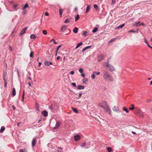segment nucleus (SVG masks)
I'll return each mask as SVG.
<instances>
[{
	"instance_id": "obj_1",
	"label": "nucleus",
	"mask_w": 152,
	"mask_h": 152,
	"mask_svg": "<svg viewBox=\"0 0 152 152\" xmlns=\"http://www.w3.org/2000/svg\"><path fill=\"white\" fill-rule=\"evenodd\" d=\"M103 77L105 80L110 82L113 81V78L108 70L105 69L103 71Z\"/></svg>"
},
{
	"instance_id": "obj_2",
	"label": "nucleus",
	"mask_w": 152,
	"mask_h": 152,
	"mask_svg": "<svg viewBox=\"0 0 152 152\" xmlns=\"http://www.w3.org/2000/svg\"><path fill=\"white\" fill-rule=\"evenodd\" d=\"M103 103L106 105V106L104 107V109L105 110L106 112L108 113V114L110 115H111V111L109 107H108L107 103L106 102L104 101L103 102Z\"/></svg>"
},
{
	"instance_id": "obj_3",
	"label": "nucleus",
	"mask_w": 152,
	"mask_h": 152,
	"mask_svg": "<svg viewBox=\"0 0 152 152\" xmlns=\"http://www.w3.org/2000/svg\"><path fill=\"white\" fill-rule=\"evenodd\" d=\"M103 65L104 66L109 67V70L111 72L115 70L114 67L112 65L108 63V62H104L103 64Z\"/></svg>"
},
{
	"instance_id": "obj_4",
	"label": "nucleus",
	"mask_w": 152,
	"mask_h": 152,
	"mask_svg": "<svg viewBox=\"0 0 152 152\" xmlns=\"http://www.w3.org/2000/svg\"><path fill=\"white\" fill-rule=\"evenodd\" d=\"M113 111L116 113H120L121 111L119 109V107H118L114 106L113 108Z\"/></svg>"
},
{
	"instance_id": "obj_5",
	"label": "nucleus",
	"mask_w": 152,
	"mask_h": 152,
	"mask_svg": "<svg viewBox=\"0 0 152 152\" xmlns=\"http://www.w3.org/2000/svg\"><path fill=\"white\" fill-rule=\"evenodd\" d=\"M28 28L27 27H26V28H23L22 30L21 31L19 35L20 36H23L24 33H25L26 31L27 30Z\"/></svg>"
},
{
	"instance_id": "obj_6",
	"label": "nucleus",
	"mask_w": 152,
	"mask_h": 152,
	"mask_svg": "<svg viewBox=\"0 0 152 152\" xmlns=\"http://www.w3.org/2000/svg\"><path fill=\"white\" fill-rule=\"evenodd\" d=\"M104 58V55L103 54L99 55L98 56V61H100Z\"/></svg>"
},
{
	"instance_id": "obj_7",
	"label": "nucleus",
	"mask_w": 152,
	"mask_h": 152,
	"mask_svg": "<svg viewBox=\"0 0 152 152\" xmlns=\"http://www.w3.org/2000/svg\"><path fill=\"white\" fill-rule=\"evenodd\" d=\"M137 115L139 116L142 117V114L141 111L140 109L139 108H137Z\"/></svg>"
},
{
	"instance_id": "obj_8",
	"label": "nucleus",
	"mask_w": 152,
	"mask_h": 152,
	"mask_svg": "<svg viewBox=\"0 0 152 152\" xmlns=\"http://www.w3.org/2000/svg\"><path fill=\"white\" fill-rule=\"evenodd\" d=\"M75 140V141L79 140L81 138L80 136L78 134L75 135L74 137Z\"/></svg>"
},
{
	"instance_id": "obj_9",
	"label": "nucleus",
	"mask_w": 152,
	"mask_h": 152,
	"mask_svg": "<svg viewBox=\"0 0 152 152\" xmlns=\"http://www.w3.org/2000/svg\"><path fill=\"white\" fill-rule=\"evenodd\" d=\"M67 27V26L66 25H64L61 27V31L62 32H64L66 30V29Z\"/></svg>"
},
{
	"instance_id": "obj_10",
	"label": "nucleus",
	"mask_w": 152,
	"mask_h": 152,
	"mask_svg": "<svg viewBox=\"0 0 152 152\" xmlns=\"http://www.w3.org/2000/svg\"><path fill=\"white\" fill-rule=\"evenodd\" d=\"M60 123L59 122H57L55 126L53 128L54 129H58L59 126L60 125Z\"/></svg>"
},
{
	"instance_id": "obj_11",
	"label": "nucleus",
	"mask_w": 152,
	"mask_h": 152,
	"mask_svg": "<svg viewBox=\"0 0 152 152\" xmlns=\"http://www.w3.org/2000/svg\"><path fill=\"white\" fill-rule=\"evenodd\" d=\"M36 143V140L34 138L33 139L32 141V146L33 147L35 146Z\"/></svg>"
},
{
	"instance_id": "obj_12",
	"label": "nucleus",
	"mask_w": 152,
	"mask_h": 152,
	"mask_svg": "<svg viewBox=\"0 0 152 152\" xmlns=\"http://www.w3.org/2000/svg\"><path fill=\"white\" fill-rule=\"evenodd\" d=\"M141 25H142V23H140V21L137 22L135 23V24L133 25L134 26H139Z\"/></svg>"
},
{
	"instance_id": "obj_13",
	"label": "nucleus",
	"mask_w": 152,
	"mask_h": 152,
	"mask_svg": "<svg viewBox=\"0 0 152 152\" xmlns=\"http://www.w3.org/2000/svg\"><path fill=\"white\" fill-rule=\"evenodd\" d=\"M42 114L44 117H46L48 115V113L45 110H44L42 112Z\"/></svg>"
},
{
	"instance_id": "obj_14",
	"label": "nucleus",
	"mask_w": 152,
	"mask_h": 152,
	"mask_svg": "<svg viewBox=\"0 0 152 152\" xmlns=\"http://www.w3.org/2000/svg\"><path fill=\"white\" fill-rule=\"evenodd\" d=\"M84 86L79 85L77 87V89L79 90L83 89L84 88Z\"/></svg>"
},
{
	"instance_id": "obj_15",
	"label": "nucleus",
	"mask_w": 152,
	"mask_h": 152,
	"mask_svg": "<svg viewBox=\"0 0 152 152\" xmlns=\"http://www.w3.org/2000/svg\"><path fill=\"white\" fill-rule=\"evenodd\" d=\"M91 47V46H88L87 47H86L84 48L82 50V52L84 51L85 50H86L87 49H89Z\"/></svg>"
},
{
	"instance_id": "obj_16",
	"label": "nucleus",
	"mask_w": 152,
	"mask_h": 152,
	"mask_svg": "<svg viewBox=\"0 0 152 152\" xmlns=\"http://www.w3.org/2000/svg\"><path fill=\"white\" fill-rule=\"evenodd\" d=\"M125 26V24H122L116 28L117 29L122 28Z\"/></svg>"
},
{
	"instance_id": "obj_17",
	"label": "nucleus",
	"mask_w": 152,
	"mask_h": 152,
	"mask_svg": "<svg viewBox=\"0 0 152 152\" xmlns=\"http://www.w3.org/2000/svg\"><path fill=\"white\" fill-rule=\"evenodd\" d=\"M78 30V28L77 27H75L73 30V32L75 34H76L77 33Z\"/></svg>"
},
{
	"instance_id": "obj_18",
	"label": "nucleus",
	"mask_w": 152,
	"mask_h": 152,
	"mask_svg": "<svg viewBox=\"0 0 152 152\" xmlns=\"http://www.w3.org/2000/svg\"><path fill=\"white\" fill-rule=\"evenodd\" d=\"M5 127L4 126H2L1 127V129H0V133H2L5 129Z\"/></svg>"
},
{
	"instance_id": "obj_19",
	"label": "nucleus",
	"mask_w": 152,
	"mask_h": 152,
	"mask_svg": "<svg viewBox=\"0 0 152 152\" xmlns=\"http://www.w3.org/2000/svg\"><path fill=\"white\" fill-rule=\"evenodd\" d=\"M16 94V91L15 89L13 88L12 89V95L13 96H15Z\"/></svg>"
},
{
	"instance_id": "obj_20",
	"label": "nucleus",
	"mask_w": 152,
	"mask_h": 152,
	"mask_svg": "<svg viewBox=\"0 0 152 152\" xmlns=\"http://www.w3.org/2000/svg\"><path fill=\"white\" fill-rule=\"evenodd\" d=\"M30 38L31 39H35L37 37V36L34 34H32L30 35Z\"/></svg>"
},
{
	"instance_id": "obj_21",
	"label": "nucleus",
	"mask_w": 152,
	"mask_h": 152,
	"mask_svg": "<svg viewBox=\"0 0 152 152\" xmlns=\"http://www.w3.org/2000/svg\"><path fill=\"white\" fill-rule=\"evenodd\" d=\"M19 152H27V149L24 148L23 149H21L20 150Z\"/></svg>"
},
{
	"instance_id": "obj_22",
	"label": "nucleus",
	"mask_w": 152,
	"mask_h": 152,
	"mask_svg": "<svg viewBox=\"0 0 152 152\" xmlns=\"http://www.w3.org/2000/svg\"><path fill=\"white\" fill-rule=\"evenodd\" d=\"M90 6L88 5L87 6V7L86 9V13H87L90 10Z\"/></svg>"
},
{
	"instance_id": "obj_23",
	"label": "nucleus",
	"mask_w": 152,
	"mask_h": 152,
	"mask_svg": "<svg viewBox=\"0 0 152 152\" xmlns=\"http://www.w3.org/2000/svg\"><path fill=\"white\" fill-rule=\"evenodd\" d=\"M63 10L61 8H60L59 9V14L61 17V16L62 13L63 12Z\"/></svg>"
},
{
	"instance_id": "obj_24",
	"label": "nucleus",
	"mask_w": 152,
	"mask_h": 152,
	"mask_svg": "<svg viewBox=\"0 0 152 152\" xmlns=\"http://www.w3.org/2000/svg\"><path fill=\"white\" fill-rule=\"evenodd\" d=\"M102 104H104L103 103V102H102V103H99L98 104V105L99 106V107H102V108H104V107L105 106H103V105H102Z\"/></svg>"
},
{
	"instance_id": "obj_25",
	"label": "nucleus",
	"mask_w": 152,
	"mask_h": 152,
	"mask_svg": "<svg viewBox=\"0 0 152 152\" xmlns=\"http://www.w3.org/2000/svg\"><path fill=\"white\" fill-rule=\"evenodd\" d=\"M98 29V28L97 27H95L94 29L92 31V32L93 33H95L97 31V30Z\"/></svg>"
},
{
	"instance_id": "obj_26",
	"label": "nucleus",
	"mask_w": 152,
	"mask_h": 152,
	"mask_svg": "<svg viewBox=\"0 0 152 152\" xmlns=\"http://www.w3.org/2000/svg\"><path fill=\"white\" fill-rule=\"evenodd\" d=\"M72 109L73 110V111L74 112H75L76 113H78V111L77 110V109L74 108L73 107H72Z\"/></svg>"
},
{
	"instance_id": "obj_27",
	"label": "nucleus",
	"mask_w": 152,
	"mask_h": 152,
	"mask_svg": "<svg viewBox=\"0 0 152 152\" xmlns=\"http://www.w3.org/2000/svg\"><path fill=\"white\" fill-rule=\"evenodd\" d=\"M70 19V18H67L64 21L65 23H67L69 22Z\"/></svg>"
},
{
	"instance_id": "obj_28",
	"label": "nucleus",
	"mask_w": 152,
	"mask_h": 152,
	"mask_svg": "<svg viewBox=\"0 0 152 152\" xmlns=\"http://www.w3.org/2000/svg\"><path fill=\"white\" fill-rule=\"evenodd\" d=\"M79 18V15L77 14L75 17V21H77Z\"/></svg>"
},
{
	"instance_id": "obj_29",
	"label": "nucleus",
	"mask_w": 152,
	"mask_h": 152,
	"mask_svg": "<svg viewBox=\"0 0 152 152\" xmlns=\"http://www.w3.org/2000/svg\"><path fill=\"white\" fill-rule=\"evenodd\" d=\"M123 110L124 111H125L127 113H128L129 112V111L125 107H123Z\"/></svg>"
},
{
	"instance_id": "obj_30",
	"label": "nucleus",
	"mask_w": 152,
	"mask_h": 152,
	"mask_svg": "<svg viewBox=\"0 0 152 152\" xmlns=\"http://www.w3.org/2000/svg\"><path fill=\"white\" fill-rule=\"evenodd\" d=\"M28 6V4H25V5L22 7V9L23 10H24L25 9L27 8Z\"/></svg>"
},
{
	"instance_id": "obj_31",
	"label": "nucleus",
	"mask_w": 152,
	"mask_h": 152,
	"mask_svg": "<svg viewBox=\"0 0 152 152\" xmlns=\"http://www.w3.org/2000/svg\"><path fill=\"white\" fill-rule=\"evenodd\" d=\"M45 65L47 66H49V62L48 61H46L45 62Z\"/></svg>"
},
{
	"instance_id": "obj_32",
	"label": "nucleus",
	"mask_w": 152,
	"mask_h": 152,
	"mask_svg": "<svg viewBox=\"0 0 152 152\" xmlns=\"http://www.w3.org/2000/svg\"><path fill=\"white\" fill-rule=\"evenodd\" d=\"M83 80V83L84 84H86V81L88 80V79L84 77Z\"/></svg>"
},
{
	"instance_id": "obj_33",
	"label": "nucleus",
	"mask_w": 152,
	"mask_h": 152,
	"mask_svg": "<svg viewBox=\"0 0 152 152\" xmlns=\"http://www.w3.org/2000/svg\"><path fill=\"white\" fill-rule=\"evenodd\" d=\"M3 79L4 80V86L5 87H6L7 86V82H6V80L5 79V77H3Z\"/></svg>"
},
{
	"instance_id": "obj_34",
	"label": "nucleus",
	"mask_w": 152,
	"mask_h": 152,
	"mask_svg": "<svg viewBox=\"0 0 152 152\" xmlns=\"http://www.w3.org/2000/svg\"><path fill=\"white\" fill-rule=\"evenodd\" d=\"M94 74L95 75H99L100 74V73L99 72H93Z\"/></svg>"
},
{
	"instance_id": "obj_35",
	"label": "nucleus",
	"mask_w": 152,
	"mask_h": 152,
	"mask_svg": "<svg viewBox=\"0 0 152 152\" xmlns=\"http://www.w3.org/2000/svg\"><path fill=\"white\" fill-rule=\"evenodd\" d=\"M108 152H111L112 148L110 147H108L107 148Z\"/></svg>"
},
{
	"instance_id": "obj_36",
	"label": "nucleus",
	"mask_w": 152,
	"mask_h": 152,
	"mask_svg": "<svg viewBox=\"0 0 152 152\" xmlns=\"http://www.w3.org/2000/svg\"><path fill=\"white\" fill-rule=\"evenodd\" d=\"M18 6V4H16L15 5L13 6V8L14 9V10H17L16 8Z\"/></svg>"
},
{
	"instance_id": "obj_37",
	"label": "nucleus",
	"mask_w": 152,
	"mask_h": 152,
	"mask_svg": "<svg viewBox=\"0 0 152 152\" xmlns=\"http://www.w3.org/2000/svg\"><path fill=\"white\" fill-rule=\"evenodd\" d=\"M95 9H98V7L97 5L96 4H94L93 5Z\"/></svg>"
},
{
	"instance_id": "obj_38",
	"label": "nucleus",
	"mask_w": 152,
	"mask_h": 152,
	"mask_svg": "<svg viewBox=\"0 0 152 152\" xmlns=\"http://www.w3.org/2000/svg\"><path fill=\"white\" fill-rule=\"evenodd\" d=\"M91 77L92 79L94 80L95 79V75L94 74L93 72L91 76Z\"/></svg>"
},
{
	"instance_id": "obj_39",
	"label": "nucleus",
	"mask_w": 152,
	"mask_h": 152,
	"mask_svg": "<svg viewBox=\"0 0 152 152\" xmlns=\"http://www.w3.org/2000/svg\"><path fill=\"white\" fill-rule=\"evenodd\" d=\"M42 33L44 35H46L47 34V31L46 30H43L42 31Z\"/></svg>"
},
{
	"instance_id": "obj_40",
	"label": "nucleus",
	"mask_w": 152,
	"mask_h": 152,
	"mask_svg": "<svg viewBox=\"0 0 152 152\" xmlns=\"http://www.w3.org/2000/svg\"><path fill=\"white\" fill-rule=\"evenodd\" d=\"M52 41H53V44H57V42L55 41V40L53 39H52L51 41H50V42H52Z\"/></svg>"
},
{
	"instance_id": "obj_41",
	"label": "nucleus",
	"mask_w": 152,
	"mask_h": 152,
	"mask_svg": "<svg viewBox=\"0 0 152 152\" xmlns=\"http://www.w3.org/2000/svg\"><path fill=\"white\" fill-rule=\"evenodd\" d=\"M62 46V45H59L58 46V47H57V49L56 50V52H58V50Z\"/></svg>"
},
{
	"instance_id": "obj_42",
	"label": "nucleus",
	"mask_w": 152,
	"mask_h": 152,
	"mask_svg": "<svg viewBox=\"0 0 152 152\" xmlns=\"http://www.w3.org/2000/svg\"><path fill=\"white\" fill-rule=\"evenodd\" d=\"M83 70L82 68H80L79 69V71L80 73L83 72Z\"/></svg>"
},
{
	"instance_id": "obj_43",
	"label": "nucleus",
	"mask_w": 152,
	"mask_h": 152,
	"mask_svg": "<svg viewBox=\"0 0 152 152\" xmlns=\"http://www.w3.org/2000/svg\"><path fill=\"white\" fill-rule=\"evenodd\" d=\"M83 45V43L81 42L79 43H78L77 45V47H79L80 46L82 45Z\"/></svg>"
},
{
	"instance_id": "obj_44",
	"label": "nucleus",
	"mask_w": 152,
	"mask_h": 152,
	"mask_svg": "<svg viewBox=\"0 0 152 152\" xmlns=\"http://www.w3.org/2000/svg\"><path fill=\"white\" fill-rule=\"evenodd\" d=\"M34 53L33 52H31L30 54V56L31 58L33 57Z\"/></svg>"
},
{
	"instance_id": "obj_45",
	"label": "nucleus",
	"mask_w": 152,
	"mask_h": 152,
	"mask_svg": "<svg viewBox=\"0 0 152 152\" xmlns=\"http://www.w3.org/2000/svg\"><path fill=\"white\" fill-rule=\"evenodd\" d=\"M58 152H62V148H59L57 150Z\"/></svg>"
},
{
	"instance_id": "obj_46",
	"label": "nucleus",
	"mask_w": 152,
	"mask_h": 152,
	"mask_svg": "<svg viewBox=\"0 0 152 152\" xmlns=\"http://www.w3.org/2000/svg\"><path fill=\"white\" fill-rule=\"evenodd\" d=\"M87 31H84L83 32V34L85 36H86L87 35Z\"/></svg>"
},
{
	"instance_id": "obj_47",
	"label": "nucleus",
	"mask_w": 152,
	"mask_h": 152,
	"mask_svg": "<svg viewBox=\"0 0 152 152\" xmlns=\"http://www.w3.org/2000/svg\"><path fill=\"white\" fill-rule=\"evenodd\" d=\"M86 145V143L84 142L81 145V146L82 147H83L84 146H85Z\"/></svg>"
},
{
	"instance_id": "obj_48",
	"label": "nucleus",
	"mask_w": 152,
	"mask_h": 152,
	"mask_svg": "<svg viewBox=\"0 0 152 152\" xmlns=\"http://www.w3.org/2000/svg\"><path fill=\"white\" fill-rule=\"evenodd\" d=\"M81 74V76L82 77H84L85 76V75L84 73H83V72H82Z\"/></svg>"
},
{
	"instance_id": "obj_49",
	"label": "nucleus",
	"mask_w": 152,
	"mask_h": 152,
	"mask_svg": "<svg viewBox=\"0 0 152 152\" xmlns=\"http://www.w3.org/2000/svg\"><path fill=\"white\" fill-rule=\"evenodd\" d=\"M70 73L72 75H73L75 73V72L74 71L72 70L70 72Z\"/></svg>"
},
{
	"instance_id": "obj_50",
	"label": "nucleus",
	"mask_w": 152,
	"mask_h": 152,
	"mask_svg": "<svg viewBox=\"0 0 152 152\" xmlns=\"http://www.w3.org/2000/svg\"><path fill=\"white\" fill-rule=\"evenodd\" d=\"M115 2V0H112V3L111 4L112 5L114 4Z\"/></svg>"
},
{
	"instance_id": "obj_51",
	"label": "nucleus",
	"mask_w": 152,
	"mask_h": 152,
	"mask_svg": "<svg viewBox=\"0 0 152 152\" xmlns=\"http://www.w3.org/2000/svg\"><path fill=\"white\" fill-rule=\"evenodd\" d=\"M82 95V93H79V96H78V99L80 98L81 97Z\"/></svg>"
},
{
	"instance_id": "obj_52",
	"label": "nucleus",
	"mask_w": 152,
	"mask_h": 152,
	"mask_svg": "<svg viewBox=\"0 0 152 152\" xmlns=\"http://www.w3.org/2000/svg\"><path fill=\"white\" fill-rule=\"evenodd\" d=\"M48 108L49 109H51V110H52L53 109V108L52 107V105L49 106Z\"/></svg>"
},
{
	"instance_id": "obj_53",
	"label": "nucleus",
	"mask_w": 152,
	"mask_h": 152,
	"mask_svg": "<svg viewBox=\"0 0 152 152\" xmlns=\"http://www.w3.org/2000/svg\"><path fill=\"white\" fill-rule=\"evenodd\" d=\"M72 85L74 86V87H76V84L75 83H72Z\"/></svg>"
},
{
	"instance_id": "obj_54",
	"label": "nucleus",
	"mask_w": 152,
	"mask_h": 152,
	"mask_svg": "<svg viewBox=\"0 0 152 152\" xmlns=\"http://www.w3.org/2000/svg\"><path fill=\"white\" fill-rule=\"evenodd\" d=\"M24 94H23V96H22V101L23 102V101H24Z\"/></svg>"
},
{
	"instance_id": "obj_55",
	"label": "nucleus",
	"mask_w": 152,
	"mask_h": 152,
	"mask_svg": "<svg viewBox=\"0 0 152 152\" xmlns=\"http://www.w3.org/2000/svg\"><path fill=\"white\" fill-rule=\"evenodd\" d=\"M134 109V107H130L129 108V109L130 110H133Z\"/></svg>"
},
{
	"instance_id": "obj_56",
	"label": "nucleus",
	"mask_w": 152,
	"mask_h": 152,
	"mask_svg": "<svg viewBox=\"0 0 152 152\" xmlns=\"http://www.w3.org/2000/svg\"><path fill=\"white\" fill-rule=\"evenodd\" d=\"M17 74H18V77H19L20 75H19V72L18 70H17Z\"/></svg>"
},
{
	"instance_id": "obj_57",
	"label": "nucleus",
	"mask_w": 152,
	"mask_h": 152,
	"mask_svg": "<svg viewBox=\"0 0 152 152\" xmlns=\"http://www.w3.org/2000/svg\"><path fill=\"white\" fill-rule=\"evenodd\" d=\"M60 58V56H58L56 58V59L57 60H59Z\"/></svg>"
},
{
	"instance_id": "obj_58",
	"label": "nucleus",
	"mask_w": 152,
	"mask_h": 152,
	"mask_svg": "<svg viewBox=\"0 0 152 152\" xmlns=\"http://www.w3.org/2000/svg\"><path fill=\"white\" fill-rule=\"evenodd\" d=\"M133 32V33H134V32H135V31H134L132 30H130L129 31V32Z\"/></svg>"
},
{
	"instance_id": "obj_59",
	"label": "nucleus",
	"mask_w": 152,
	"mask_h": 152,
	"mask_svg": "<svg viewBox=\"0 0 152 152\" xmlns=\"http://www.w3.org/2000/svg\"><path fill=\"white\" fill-rule=\"evenodd\" d=\"M49 13L48 12H46L45 13V15H46V16H48L49 15Z\"/></svg>"
},
{
	"instance_id": "obj_60",
	"label": "nucleus",
	"mask_w": 152,
	"mask_h": 152,
	"mask_svg": "<svg viewBox=\"0 0 152 152\" xmlns=\"http://www.w3.org/2000/svg\"><path fill=\"white\" fill-rule=\"evenodd\" d=\"M31 81H30V82H28V85L29 86H31Z\"/></svg>"
},
{
	"instance_id": "obj_61",
	"label": "nucleus",
	"mask_w": 152,
	"mask_h": 152,
	"mask_svg": "<svg viewBox=\"0 0 152 152\" xmlns=\"http://www.w3.org/2000/svg\"><path fill=\"white\" fill-rule=\"evenodd\" d=\"M144 41L147 44H148V42L145 39H144Z\"/></svg>"
},
{
	"instance_id": "obj_62",
	"label": "nucleus",
	"mask_w": 152,
	"mask_h": 152,
	"mask_svg": "<svg viewBox=\"0 0 152 152\" xmlns=\"http://www.w3.org/2000/svg\"><path fill=\"white\" fill-rule=\"evenodd\" d=\"M77 10V8L76 7L75 8L74 11H76Z\"/></svg>"
},
{
	"instance_id": "obj_63",
	"label": "nucleus",
	"mask_w": 152,
	"mask_h": 152,
	"mask_svg": "<svg viewBox=\"0 0 152 152\" xmlns=\"http://www.w3.org/2000/svg\"><path fill=\"white\" fill-rule=\"evenodd\" d=\"M110 58H109L107 59V61L106 62H108V63H109V60H110Z\"/></svg>"
},
{
	"instance_id": "obj_64",
	"label": "nucleus",
	"mask_w": 152,
	"mask_h": 152,
	"mask_svg": "<svg viewBox=\"0 0 152 152\" xmlns=\"http://www.w3.org/2000/svg\"><path fill=\"white\" fill-rule=\"evenodd\" d=\"M148 45L152 49V47L150 46L148 44Z\"/></svg>"
}]
</instances>
